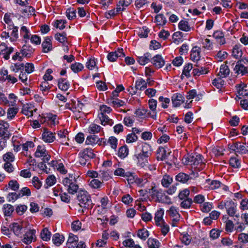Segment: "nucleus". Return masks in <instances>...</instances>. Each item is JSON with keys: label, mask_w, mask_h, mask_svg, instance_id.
<instances>
[{"label": "nucleus", "mask_w": 248, "mask_h": 248, "mask_svg": "<svg viewBox=\"0 0 248 248\" xmlns=\"http://www.w3.org/2000/svg\"><path fill=\"white\" fill-rule=\"evenodd\" d=\"M151 146L145 143L142 145L141 152L137 155L138 164L141 167L145 166L148 163V158L152 155Z\"/></svg>", "instance_id": "1"}, {"label": "nucleus", "mask_w": 248, "mask_h": 248, "mask_svg": "<svg viewBox=\"0 0 248 248\" xmlns=\"http://www.w3.org/2000/svg\"><path fill=\"white\" fill-rule=\"evenodd\" d=\"M77 199L81 207L91 209L93 204L90 194L85 190H80L78 192Z\"/></svg>", "instance_id": "2"}, {"label": "nucleus", "mask_w": 248, "mask_h": 248, "mask_svg": "<svg viewBox=\"0 0 248 248\" xmlns=\"http://www.w3.org/2000/svg\"><path fill=\"white\" fill-rule=\"evenodd\" d=\"M9 124L3 120H0V138L3 141H0V146H5V141L9 139L11 134L9 131Z\"/></svg>", "instance_id": "3"}, {"label": "nucleus", "mask_w": 248, "mask_h": 248, "mask_svg": "<svg viewBox=\"0 0 248 248\" xmlns=\"http://www.w3.org/2000/svg\"><path fill=\"white\" fill-rule=\"evenodd\" d=\"M95 154L92 149L86 148L80 152L78 154L79 161L81 165L85 166L87 161L95 157Z\"/></svg>", "instance_id": "4"}, {"label": "nucleus", "mask_w": 248, "mask_h": 248, "mask_svg": "<svg viewBox=\"0 0 248 248\" xmlns=\"http://www.w3.org/2000/svg\"><path fill=\"white\" fill-rule=\"evenodd\" d=\"M149 193L151 194L152 199H155L156 202H164L167 197L162 190L157 189L155 186L149 189Z\"/></svg>", "instance_id": "5"}, {"label": "nucleus", "mask_w": 248, "mask_h": 248, "mask_svg": "<svg viewBox=\"0 0 248 248\" xmlns=\"http://www.w3.org/2000/svg\"><path fill=\"white\" fill-rule=\"evenodd\" d=\"M186 163L189 164L191 165L196 166L199 164L201 166L204 165L203 161V157L200 154H195L194 155H189L185 158Z\"/></svg>", "instance_id": "6"}, {"label": "nucleus", "mask_w": 248, "mask_h": 248, "mask_svg": "<svg viewBox=\"0 0 248 248\" xmlns=\"http://www.w3.org/2000/svg\"><path fill=\"white\" fill-rule=\"evenodd\" d=\"M237 205L232 201L225 202V207L228 214L231 217H239V214L236 213Z\"/></svg>", "instance_id": "7"}, {"label": "nucleus", "mask_w": 248, "mask_h": 248, "mask_svg": "<svg viewBox=\"0 0 248 248\" xmlns=\"http://www.w3.org/2000/svg\"><path fill=\"white\" fill-rule=\"evenodd\" d=\"M246 143H241L240 142L233 143L230 145V149L234 151L236 154L238 153L241 155L246 154L248 153V150L246 148Z\"/></svg>", "instance_id": "8"}, {"label": "nucleus", "mask_w": 248, "mask_h": 248, "mask_svg": "<svg viewBox=\"0 0 248 248\" xmlns=\"http://www.w3.org/2000/svg\"><path fill=\"white\" fill-rule=\"evenodd\" d=\"M35 230H30L24 235L22 242L25 244L29 245L35 240Z\"/></svg>", "instance_id": "9"}, {"label": "nucleus", "mask_w": 248, "mask_h": 248, "mask_svg": "<svg viewBox=\"0 0 248 248\" xmlns=\"http://www.w3.org/2000/svg\"><path fill=\"white\" fill-rule=\"evenodd\" d=\"M42 139L46 142H52L55 140V133H53L47 128H45L42 134Z\"/></svg>", "instance_id": "10"}, {"label": "nucleus", "mask_w": 248, "mask_h": 248, "mask_svg": "<svg viewBox=\"0 0 248 248\" xmlns=\"http://www.w3.org/2000/svg\"><path fill=\"white\" fill-rule=\"evenodd\" d=\"M51 37H46L42 44V51L47 53L52 50L53 46L51 41Z\"/></svg>", "instance_id": "11"}, {"label": "nucleus", "mask_w": 248, "mask_h": 248, "mask_svg": "<svg viewBox=\"0 0 248 248\" xmlns=\"http://www.w3.org/2000/svg\"><path fill=\"white\" fill-rule=\"evenodd\" d=\"M123 51V49H118L117 51L109 53L107 57L109 61L113 62L119 57H124L125 56V54Z\"/></svg>", "instance_id": "12"}, {"label": "nucleus", "mask_w": 248, "mask_h": 248, "mask_svg": "<svg viewBox=\"0 0 248 248\" xmlns=\"http://www.w3.org/2000/svg\"><path fill=\"white\" fill-rule=\"evenodd\" d=\"M148 104L149 108L152 111V113L149 112V117H150L154 119H156V112L155 110L157 105V101L154 99H151L149 100Z\"/></svg>", "instance_id": "13"}, {"label": "nucleus", "mask_w": 248, "mask_h": 248, "mask_svg": "<svg viewBox=\"0 0 248 248\" xmlns=\"http://www.w3.org/2000/svg\"><path fill=\"white\" fill-rule=\"evenodd\" d=\"M98 116L102 125L111 126L113 124L112 120L110 119L106 114L99 113Z\"/></svg>", "instance_id": "14"}, {"label": "nucleus", "mask_w": 248, "mask_h": 248, "mask_svg": "<svg viewBox=\"0 0 248 248\" xmlns=\"http://www.w3.org/2000/svg\"><path fill=\"white\" fill-rule=\"evenodd\" d=\"M78 237L72 233H70L66 243L68 248H74L78 244Z\"/></svg>", "instance_id": "15"}, {"label": "nucleus", "mask_w": 248, "mask_h": 248, "mask_svg": "<svg viewBox=\"0 0 248 248\" xmlns=\"http://www.w3.org/2000/svg\"><path fill=\"white\" fill-rule=\"evenodd\" d=\"M235 73L244 75L248 73V68L245 66L241 61H238L234 68Z\"/></svg>", "instance_id": "16"}, {"label": "nucleus", "mask_w": 248, "mask_h": 248, "mask_svg": "<svg viewBox=\"0 0 248 248\" xmlns=\"http://www.w3.org/2000/svg\"><path fill=\"white\" fill-rule=\"evenodd\" d=\"M34 49L31 46L24 45L21 50V53L25 57L30 58L34 52Z\"/></svg>", "instance_id": "17"}, {"label": "nucleus", "mask_w": 248, "mask_h": 248, "mask_svg": "<svg viewBox=\"0 0 248 248\" xmlns=\"http://www.w3.org/2000/svg\"><path fill=\"white\" fill-rule=\"evenodd\" d=\"M201 48L197 46H194L191 51L190 59L192 61H198L200 58Z\"/></svg>", "instance_id": "18"}, {"label": "nucleus", "mask_w": 248, "mask_h": 248, "mask_svg": "<svg viewBox=\"0 0 248 248\" xmlns=\"http://www.w3.org/2000/svg\"><path fill=\"white\" fill-rule=\"evenodd\" d=\"M154 65L157 68L162 67L165 64V62L160 55H156L153 58L152 62Z\"/></svg>", "instance_id": "19"}, {"label": "nucleus", "mask_w": 248, "mask_h": 248, "mask_svg": "<svg viewBox=\"0 0 248 248\" xmlns=\"http://www.w3.org/2000/svg\"><path fill=\"white\" fill-rule=\"evenodd\" d=\"M183 96L180 93L173 94L171 97V101L173 106L175 107L179 106L183 103Z\"/></svg>", "instance_id": "20"}, {"label": "nucleus", "mask_w": 248, "mask_h": 248, "mask_svg": "<svg viewBox=\"0 0 248 248\" xmlns=\"http://www.w3.org/2000/svg\"><path fill=\"white\" fill-rule=\"evenodd\" d=\"M58 85L60 89L63 91H66L69 89L70 84L66 79L60 78L58 79Z\"/></svg>", "instance_id": "21"}, {"label": "nucleus", "mask_w": 248, "mask_h": 248, "mask_svg": "<svg viewBox=\"0 0 248 248\" xmlns=\"http://www.w3.org/2000/svg\"><path fill=\"white\" fill-rule=\"evenodd\" d=\"M213 37L216 40L217 43L219 45H221L225 43L224 35L221 31H217L214 32Z\"/></svg>", "instance_id": "22"}, {"label": "nucleus", "mask_w": 248, "mask_h": 248, "mask_svg": "<svg viewBox=\"0 0 248 248\" xmlns=\"http://www.w3.org/2000/svg\"><path fill=\"white\" fill-rule=\"evenodd\" d=\"M164 210L162 209H159L157 211L155 214V220L156 225L159 226L161 223L165 222L163 219V216L164 215Z\"/></svg>", "instance_id": "23"}, {"label": "nucleus", "mask_w": 248, "mask_h": 248, "mask_svg": "<svg viewBox=\"0 0 248 248\" xmlns=\"http://www.w3.org/2000/svg\"><path fill=\"white\" fill-rule=\"evenodd\" d=\"M230 74V69L226 64H222L220 66V71L218 76L221 78H226Z\"/></svg>", "instance_id": "24"}, {"label": "nucleus", "mask_w": 248, "mask_h": 248, "mask_svg": "<svg viewBox=\"0 0 248 248\" xmlns=\"http://www.w3.org/2000/svg\"><path fill=\"white\" fill-rule=\"evenodd\" d=\"M157 160H164L167 157L166 151L165 149L162 147H159L157 150Z\"/></svg>", "instance_id": "25"}, {"label": "nucleus", "mask_w": 248, "mask_h": 248, "mask_svg": "<svg viewBox=\"0 0 248 248\" xmlns=\"http://www.w3.org/2000/svg\"><path fill=\"white\" fill-rule=\"evenodd\" d=\"M190 178L189 175L183 172H180L175 176L176 180L182 183H186Z\"/></svg>", "instance_id": "26"}, {"label": "nucleus", "mask_w": 248, "mask_h": 248, "mask_svg": "<svg viewBox=\"0 0 248 248\" xmlns=\"http://www.w3.org/2000/svg\"><path fill=\"white\" fill-rule=\"evenodd\" d=\"M47 153V151L43 145H38L34 153V156L36 157H41L46 155Z\"/></svg>", "instance_id": "27"}, {"label": "nucleus", "mask_w": 248, "mask_h": 248, "mask_svg": "<svg viewBox=\"0 0 248 248\" xmlns=\"http://www.w3.org/2000/svg\"><path fill=\"white\" fill-rule=\"evenodd\" d=\"M12 30V31L10 34V40L11 42H14L17 40V39L18 37V33H17L18 28L17 27L14 26H13L12 27L8 28V30Z\"/></svg>", "instance_id": "28"}, {"label": "nucleus", "mask_w": 248, "mask_h": 248, "mask_svg": "<svg viewBox=\"0 0 248 248\" xmlns=\"http://www.w3.org/2000/svg\"><path fill=\"white\" fill-rule=\"evenodd\" d=\"M151 58V55L147 52L145 53L143 56L139 57L137 61L140 65H144L148 62Z\"/></svg>", "instance_id": "29"}, {"label": "nucleus", "mask_w": 248, "mask_h": 248, "mask_svg": "<svg viewBox=\"0 0 248 248\" xmlns=\"http://www.w3.org/2000/svg\"><path fill=\"white\" fill-rule=\"evenodd\" d=\"M99 141L98 136L93 135L87 137L85 143L87 145H93L97 144Z\"/></svg>", "instance_id": "30"}, {"label": "nucleus", "mask_w": 248, "mask_h": 248, "mask_svg": "<svg viewBox=\"0 0 248 248\" xmlns=\"http://www.w3.org/2000/svg\"><path fill=\"white\" fill-rule=\"evenodd\" d=\"M208 72L207 68L201 67L199 68H194L192 71L193 76H199L201 75L206 74Z\"/></svg>", "instance_id": "31"}, {"label": "nucleus", "mask_w": 248, "mask_h": 248, "mask_svg": "<svg viewBox=\"0 0 248 248\" xmlns=\"http://www.w3.org/2000/svg\"><path fill=\"white\" fill-rule=\"evenodd\" d=\"M135 88L137 90L143 91L147 88V83L142 78L139 79L136 81Z\"/></svg>", "instance_id": "32"}, {"label": "nucleus", "mask_w": 248, "mask_h": 248, "mask_svg": "<svg viewBox=\"0 0 248 248\" xmlns=\"http://www.w3.org/2000/svg\"><path fill=\"white\" fill-rule=\"evenodd\" d=\"M128 148L126 145L121 147L118 152V155L121 158L126 157L128 154Z\"/></svg>", "instance_id": "33"}, {"label": "nucleus", "mask_w": 248, "mask_h": 248, "mask_svg": "<svg viewBox=\"0 0 248 248\" xmlns=\"http://www.w3.org/2000/svg\"><path fill=\"white\" fill-rule=\"evenodd\" d=\"M2 210L5 216H10L14 211V206L9 204H5L3 206Z\"/></svg>", "instance_id": "34"}, {"label": "nucleus", "mask_w": 248, "mask_h": 248, "mask_svg": "<svg viewBox=\"0 0 248 248\" xmlns=\"http://www.w3.org/2000/svg\"><path fill=\"white\" fill-rule=\"evenodd\" d=\"M64 236L59 233H55L52 237L53 243L57 246H60L64 241Z\"/></svg>", "instance_id": "35"}, {"label": "nucleus", "mask_w": 248, "mask_h": 248, "mask_svg": "<svg viewBox=\"0 0 248 248\" xmlns=\"http://www.w3.org/2000/svg\"><path fill=\"white\" fill-rule=\"evenodd\" d=\"M10 228L16 235L18 236L21 233L22 227L18 223L15 222L12 223L10 226Z\"/></svg>", "instance_id": "36"}, {"label": "nucleus", "mask_w": 248, "mask_h": 248, "mask_svg": "<svg viewBox=\"0 0 248 248\" xmlns=\"http://www.w3.org/2000/svg\"><path fill=\"white\" fill-rule=\"evenodd\" d=\"M51 233L48 231L47 228L43 229L40 233L41 238L44 241H48L50 239Z\"/></svg>", "instance_id": "37"}, {"label": "nucleus", "mask_w": 248, "mask_h": 248, "mask_svg": "<svg viewBox=\"0 0 248 248\" xmlns=\"http://www.w3.org/2000/svg\"><path fill=\"white\" fill-rule=\"evenodd\" d=\"M149 235L148 231L145 228L139 229L137 232L138 236L143 240H145Z\"/></svg>", "instance_id": "38"}, {"label": "nucleus", "mask_w": 248, "mask_h": 248, "mask_svg": "<svg viewBox=\"0 0 248 248\" xmlns=\"http://www.w3.org/2000/svg\"><path fill=\"white\" fill-rule=\"evenodd\" d=\"M40 91L44 94H47L50 88L48 82L46 80L42 82L39 86Z\"/></svg>", "instance_id": "39"}, {"label": "nucleus", "mask_w": 248, "mask_h": 248, "mask_svg": "<svg viewBox=\"0 0 248 248\" xmlns=\"http://www.w3.org/2000/svg\"><path fill=\"white\" fill-rule=\"evenodd\" d=\"M103 128L95 124H92L89 127L88 131L90 133L95 134L99 132Z\"/></svg>", "instance_id": "40"}, {"label": "nucleus", "mask_w": 248, "mask_h": 248, "mask_svg": "<svg viewBox=\"0 0 248 248\" xmlns=\"http://www.w3.org/2000/svg\"><path fill=\"white\" fill-rule=\"evenodd\" d=\"M173 179L170 175H165L162 180L161 184L164 187H168L172 182Z\"/></svg>", "instance_id": "41"}, {"label": "nucleus", "mask_w": 248, "mask_h": 248, "mask_svg": "<svg viewBox=\"0 0 248 248\" xmlns=\"http://www.w3.org/2000/svg\"><path fill=\"white\" fill-rule=\"evenodd\" d=\"M108 103H110L115 108H118L124 105V102L118 99L110 98L108 100Z\"/></svg>", "instance_id": "42"}, {"label": "nucleus", "mask_w": 248, "mask_h": 248, "mask_svg": "<svg viewBox=\"0 0 248 248\" xmlns=\"http://www.w3.org/2000/svg\"><path fill=\"white\" fill-rule=\"evenodd\" d=\"M22 113L28 117L32 116L33 115L32 107L28 104L24 106L22 108Z\"/></svg>", "instance_id": "43"}, {"label": "nucleus", "mask_w": 248, "mask_h": 248, "mask_svg": "<svg viewBox=\"0 0 248 248\" xmlns=\"http://www.w3.org/2000/svg\"><path fill=\"white\" fill-rule=\"evenodd\" d=\"M155 20L157 25L160 26H163L167 22L166 18L162 14L157 15L155 17Z\"/></svg>", "instance_id": "44"}, {"label": "nucleus", "mask_w": 248, "mask_h": 248, "mask_svg": "<svg viewBox=\"0 0 248 248\" xmlns=\"http://www.w3.org/2000/svg\"><path fill=\"white\" fill-rule=\"evenodd\" d=\"M221 77H218L215 78L213 82V85L216 87L217 89H221L224 85L225 81L222 79Z\"/></svg>", "instance_id": "45"}, {"label": "nucleus", "mask_w": 248, "mask_h": 248, "mask_svg": "<svg viewBox=\"0 0 248 248\" xmlns=\"http://www.w3.org/2000/svg\"><path fill=\"white\" fill-rule=\"evenodd\" d=\"M55 38L61 43H64L67 42L66 33L64 32L62 33H57L55 35Z\"/></svg>", "instance_id": "46"}, {"label": "nucleus", "mask_w": 248, "mask_h": 248, "mask_svg": "<svg viewBox=\"0 0 248 248\" xmlns=\"http://www.w3.org/2000/svg\"><path fill=\"white\" fill-rule=\"evenodd\" d=\"M67 188V190L69 194H74L78 189V186L76 183L73 182Z\"/></svg>", "instance_id": "47"}, {"label": "nucleus", "mask_w": 248, "mask_h": 248, "mask_svg": "<svg viewBox=\"0 0 248 248\" xmlns=\"http://www.w3.org/2000/svg\"><path fill=\"white\" fill-rule=\"evenodd\" d=\"M232 55L236 59H238L242 55V50L236 45L232 49Z\"/></svg>", "instance_id": "48"}, {"label": "nucleus", "mask_w": 248, "mask_h": 248, "mask_svg": "<svg viewBox=\"0 0 248 248\" xmlns=\"http://www.w3.org/2000/svg\"><path fill=\"white\" fill-rule=\"evenodd\" d=\"M201 210L202 212L208 213L212 208V203L209 202H205L201 205Z\"/></svg>", "instance_id": "49"}, {"label": "nucleus", "mask_w": 248, "mask_h": 248, "mask_svg": "<svg viewBox=\"0 0 248 248\" xmlns=\"http://www.w3.org/2000/svg\"><path fill=\"white\" fill-rule=\"evenodd\" d=\"M18 108H9L7 110V118L9 119H12L15 117L16 115L18 112Z\"/></svg>", "instance_id": "50"}, {"label": "nucleus", "mask_w": 248, "mask_h": 248, "mask_svg": "<svg viewBox=\"0 0 248 248\" xmlns=\"http://www.w3.org/2000/svg\"><path fill=\"white\" fill-rule=\"evenodd\" d=\"M178 26L179 29L182 31H188L190 30V27L188 25V22L186 20H181L179 22Z\"/></svg>", "instance_id": "51"}, {"label": "nucleus", "mask_w": 248, "mask_h": 248, "mask_svg": "<svg viewBox=\"0 0 248 248\" xmlns=\"http://www.w3.org/2000/svg\"><path fill=\"white\" fill-rule=\"evenodd\" d=\"M193 68L192 64L188 63L186 64L183 69L182 75H184L186 77L189 78L190 77V71Z\"/></svg>", "instance_id": "52"}, {"label": "nucleus", "mask_w": 248, "mask_h": 248, "mask_svg": "<svg viewBox=\"0 0 248 248\" xmlns=\"http://www.w3.org/2000/svg\"><path fill=\"white\" fill-rule=\"evenodd\" d=\"M70 68L74 72L78 73L83 69V66L79 62H76L71 64Z\"/></svg>", "instance_id": "53"}, {"label": "nucleus", "mask_w": 248, "mask_h": 248, "mask_svg": "<svg viewBox=\"0 0 248 248\" xmlns=\"http://www.w3.org/2000/svg\"><path fill=\"white\" fill-rule=\"evenodd\" d=\"M183 200L180 204L181 207L185 209L189 208L193 202L192 199L186 198Z\"/></svg>", "instance_id": "54"}, {"label": "nucleus", "mask_w": 248, "mask_h": 248, "mask_svg": "<svg viewBox=\"0 0 248 248\" xmlns=\"http://www.w3.org/2000/svg\"><path fill=\"white\" fill-rule=\"evenodd\" d=\"M158 226L160 227V231L162 235L165 236L170 230L169 226L165 222L161 223Z\"/></svg>", "instance_id": "55"}, {"label": "nucleus", "mask_w": 248, "mask_h": 248, "mask_svg": "<svg viewBox=\"0 0 248 248\" xmlns=\"http://www.w3.org/2000/svg\"><path fill=\"white\" fill-rule=\"evenodd\" d=\"M149 248H158L159 242L155 239L149 238L148 240Z\"/></svg>", "instance_id": "56"}, {"label": "nucleus", "mask_w": 248, "mask_h": 248, "mask_svg": "<svg viewBox=\"0 0 248 248\" xmlns=\"http://www.w3.org/2000/svg\"><path fill=\"white\" fill-rule=\"evenodd\" d=\"M148 113V110L146 109H138L135 112V114L138 117L141 118L147 116V115H149Z\"/></svg>", "instance_id": "57"}, {"label": "nucleus", "mask_w": 248, "mask_h": 248, "mask_svg": "<svg viewBox=\"0 0 248 248\" xmlns=\"http://www.w3.org/2000/svg\"><path fill=\"white\" fill-rule=\"evenodd\" d=\"M238 88V93L240 95L245 96L248 95V93H246V90L245 88L247 87V85L244 84H240L237 85Z\"/></svg>", "instance_id": "58"}, {"label": "nucleus", "mask_w": 248, "mask_h": 248, "mask_svg": "<svg viewBox=\"0 0 248 248\" xmlns=\"http://www.w3.org/2000/svg\"><path fill=\"white\" fill-rule=\"evenodd\" d=\"M3 159L5 162H11L14 160L15 156L13 153L8 152L3 155Z\"/></svg>", "instance_id": "59"}, {"label": "nucleus", "mask_w": 248, "mask_h": 248, "mask_svg": "<svg viewBox=\"0 0 248 248\" xmlns=\"http://www.w3.org/2000/svg\"><path fill=\"white\" fill-rule=\"evenodd\" d=\"M230 165L234 168H238L240 166V160L235 157H231L229 161Z\"/></svg>", "instance_id": "60"}, {"label": "nucleus", "mask_w": 248, "mask_h": 248, "mask_svg": "<svg viewBox=\"0 0 248 248\" xmlns=\"http://www.w3.org/2000/svg\"><path fill=\"white\" fill-rule=\"evenodd\" d=\"M14 51V48L12 47H7V48L4 50V52H2L1 55L3 56V58L5 60H8L10 58L9 55Z\"/></svg>", "instance_id": "61"}, {"label": "nucleus", "mask_w": 248, "mask_h": 248, "mask_svg": "<svg viewBox=\"0 0 248 248\" xmlns=\"http://www.w3.org/2000/svg\"><path fill=\"white\" fill-rule=\"evenodd\" d=\"M117 139L113 136L110 137L108 141V143L110 145L111 148L115 150H116L117 148Z\"/></svg>", "instance_id": "62"}, {"label": "nucleus", "mask_w": 248, "mask_h": 248, "mask_svg": "<svg viewBox=\"0 0 248 248\" xmlns=\"http://www.w3.org/2000/svg\"><path fill=\"white\" fill-rule=\"evenodd\" d=\"M102 184V182L96 179H93L90 183V186L94 188H99Z\"/></svg>", "instance_id": "63"}, {"label": "nucleus", "mask_w": 248, "mask_h": 248, "mask_svg": "<svg viewBox=\"0 0 248 248\" xmlns=\"http://www.w3.org/2000/svg\"><path fill=\"white\" fill-rule=\"evenodd\" d=\"M238 240L243 244L248 243V234L242 232L238 235Z\"/></svg>", "instance_id": "64"}]
</instances>
